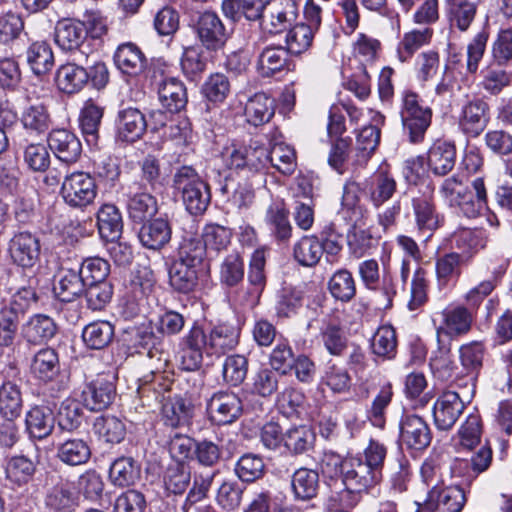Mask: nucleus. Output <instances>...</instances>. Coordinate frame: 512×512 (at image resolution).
<instances>
[{
	"label": "nucleus",
	"mask_w": 512,
	"mask_h": 512,
	"mask_svg": "<svg viewBox=\"0 0 512 512\" xmlns=\"http://www.w3.org/2000/svg\"><path fill=\"white\" fill-rule=\"evenodd\" d=\"M223 165L244 178L264 171L270 163L283 175H291L296 168V155L292 147L276 143L269 150L265 145L252 141L249 145L232 144L222 151Z\"/></svg>",
	"instance_id": "f257e3e1"
},
{
	"label": "nucleus",
	"mask_w": 512,
	"mask_h": 512,
	"mask_svg": "<svg viewBox=\"0 0 512 512\" xmlns=\"http://www.w3.org/2000/svg\"><path fill=\"white\" fill-rule=\"evenodd\" d=\"M240 329L230 323H218L205 331L193 325L181 340L182 365L188 371L198 369L203 356L220 357L233 350L239 343Z\"/></svg>",
	"instance_id": "f03ea898"
},
{
	"label": "nucleus",
	"mask_w": 512,
	"mask_h": 512,
	"mask_svg": "<svg viewBox=\"0 0 512 512\" xmlns=\"http://www.w3.org/2000/svg\"><path fill=\"white\" fill-rule=\"evenodd\" d=\"M474 193L458 175L443 180L439 194L442 201L456 209L467 218H476L487 208V190L484 179L477 177L472 181Z\"/></svg>",
	"instance_id": "7ed1b4c3"
},
{
	"label": "nucleus",
	"mask_w": 512,
	"mask_h": 512,
	"mask_svg": "<svg viewBox=\"0 0 512 512\" xmlns=\"http://www.w3.org/2000/svg\"><path fill=\"white\" fill-rule=\"evenodd\" d=\"M173 183L190 214L200 215L206 211L211 200L210 189L192 167L183 166L178 169Z\"/></svg>",
	"instance_id": "20e7f679"
},
{
	"label": "nucleus",
	"mask_w": 512,
	"mask_h": 512,
	"mask_svg": "<svg viewBox=\"0 0 512 512\" xmlns=\"http://www.w3.org/2000/svg\"><path fill=\"white\" fill-rule=\"evenodd\" d=\"M401 122L404 135L413 144L423 142L432 122V110L421 104L418 94L406 90L402 93Z\"/></svg>",
	"instance_id": "39448f33"
},
{
	"label": "nucleus",
	"mask_w": 512,
	"mask_h": 512,
	"mask_svg": "<svg viewBox=\"0 0 512 512\" xmlns=\"http://www.w3.org/2000/svg\"><path fill=\"white\" fill-rule=\"evenodd\" d=\"M60 194L70 207L85 208L96 198L97 185L89 173L75 171L64 177Z\"/></svg>",
	"instance_id": "423d86ee"
},
{
	"label": "nucleus",
	"mask_w": 512,
	"mask_h": 512,
	"mask_svg": "<svg viewBox=\"0 0 512 512\" xmlns=\"http://www.w3.org/2000/svg\"><path fill=\"white\" fill-rule=\"evenodd\" d=\"M466 492L460 484L429 490L426 499L418 506V512H461L466 504Z\"/></svg>",
	"instance_id": "0eeeda50"
},
{
	"label": "nucleus",
	"mask_w": 512,
	"mask_h": 512,
	"mask_svg": "<svg viewBox=\"0 0 512 512\" xmlns=\"http://www.w3.org/2000/svg\"><path fill=\"white\" fill-rule=\"evenodd\" d=\"M243 412L240 397L231 391H218L207 401V413L211 422L217 425L231 424Z\"/></svg>",
	"instance_id": "6e6552de"
},
{
	"label": "nucleus",
	"mask_w": 512,
	"mask_h": 512,
	"mask_svg": "<svg viewBox=\"0 0 512 512\" xmlns=\"http://www.w3.org/2000/svg\"><path fill=\"white\" fill-rule=\"evenodd\" d=\"M490 120V106L483 98L468 99L460 109L458 125L460 130L470 136H479Z\"/></svg>",
	"instance_id": "1a4fd4ad"
},
{
	"label": "nucleus",
	"mask_w": 512,
	"mask_h": 512,
	"mask_svg": "<svg viewBox=\"0 0 512 512\" xmlns=\"http://www.w3.org/2000/svg\"><path fill=\"white\" fill-rule=\"evenodd\" d=\"M382 474L367 465L362 457L345 459L343 483L346 488L354 492L366 491L376 485Z\"/></svg>",
	"instance_id": "9d476101"
},
{
	"label": "nucleus",
	"mask_w": 512,
	"mask_h": 512,
	"mask_svg": "<svg viewBox=\"0 0 512 512\" xmlns=\"http://www.w3.org/2000/svg\"><path fill=\"white\" fill-rule=\"evenodd\" d=\"M40 240L30 232L16 233L9 241L8 252L10 259L17 266L32 268L40 259Z\"/></svg>",
	"instance_id": "9b49d317"
},
{
	"label": "nucleus",
	"mask_w": 512,
	"mask_h": 512,
	"mask_svg": "<svg viewBox=\"0 0 512 512\" xmlns=\"http://www.w3.org/2000/svg\"><path fill=\"white\" fill-rule=\"evenodd\" d=\"M429 366L433 376L440 381L454 382L463 378V372L452 354L450 340L437 339V348L431 353Z\"/></svg>",
	"instance_id": "f8f14e48"
},
{
	"label": "nucleus",
	"mask_w": 512,
	"mask_h": 512,
	"mask_svg": "<svg viewBox=\"0 0 512 512\" xmlns=\"http://www.w3.org/2000/svg\"><path fill=\"white\" fill-rule=\"evenodd\" d=\"M400 441L410 449L423 450L432 440V433L427 422L420 416L405 412L399 423Z\"/></svg>",
	"instance_id": "ddd939ff"
},
{
	"label": "nucleus",
	"mask_w": 512,
	"mask_h": 512,
	"mask_svg": "<svg viewBox=\"0 0 512 512\" xmlns=\"http://www.w3.org/2000/svg\"><path fill=\"white\" fill-rule=\"evenodd\" d=\"M297 17L293 0H272L266 4L261 18V27L269 33H280L289 27Z\"/></svg>",
	"instance_id": "4468645a"
},
{
	"label": "nucleus",
	"mask_w": 512,
	"mask_h": 512,
	"mask_svg": "<svg viewBox=\"0 0 512 512\" xmlns=\"http://www.w3.org/2000/svg\"><path fill=\"white\" fill-rule=\"evenodd\" d=\"M196 31L200 42L208 50L222 48L228 39L223 22L214 12L206 11L199 16Z\"/></svg>",
	"instance_id": "2eb2a0df"
},
{
	"label": "nucleus",
	"mask_w": 512,
	"mask_h": 512,
	"mask_svg": "<svg viewBox=\"0 0 512 512\" xmlns=\"http://www.w3.org/2000/svg\"><path fill=\"white\" fill-rule=\"evenodd\" d=\"M116 396L114 383L105 376L88 382L81 393L83 405L91 411H101L110 406Z\"/></svg>",
	"instance_id": "dca6fc26"
},
{
	"label": "nucleus",
	"mask_w": 512,
	"mask_h": 512,
	"mask_svg": "<svg viewBox=\"0 0 512 512\" xmlns=\"http://www.w3.org/2000/svg\"><path fill=\"white\" fill-rule=\"evenodd\" d=\"M465 409V404L454 391L441 394L433 405V418L439 430L451 429Z\"/></svg>",
	"instance_id": "f3484780"
},
{
	"label": "nucleus",
	"mask_w": 512,
	"mask_h": 512,
	"mask_svg": "<svg viewBox=\"0 0 512 512\" xmlns=\"http://www.w3.org/2000/svg\"><path fill=\"white\" fill-rule=\"evenodd\" d=\"M115 127L118 141L135 142L144 134L147 123L139 109L128 107L118 112Z\"/></svg>",
	"instance_id": "a211bd4d"
},
{
	"label": "nucleus",
	"mask_w": 512,
	"mask_h": 512,
	"mask_svg": "<svg viewBox=\"0 0 512 512\" xmlns=\"http://www.w3.org/2000/svg\"><path fill=\"white\" fill-rule=\"evenodd\" d=\"M48 145L62 162L75 163L81 156L82 144L78 137L66 129H54L48 137Z\"/></svg>",
	"instance_id": "6ab92c4d"
},
{
	"label": "nucleus",
	"mask_w": 512,
	"mask_h": 512,
	"mask_svg": "<svg viewBox=\"0 0 512 512\" xmlns=\"http://www.w3.org/2000/svg\"><path fill=\"white\" fill-rule=\"evenodd\" d=\"M443 322L436 328V338L443 335L457 337L467 334L473 323V314L464 306L447 308L442 312Z\"/></svg>",
	"instance_id": "aec40b11"
},
{
	"label": "nucleus",
	"mask_w": 512,
	"mask_h": 512,
	"mask_svg": "<svg viewBox=\"0 0 512 512\" xmlns=\"http://www.w3.org/2000/svg\"><path fill=\"white\" fill-rule=\"evenodd\" d=\"M427 161L435 175H447L455 166V145L446 140L435 141L428 151Z\"/></svg>",
	"instance_id": "412c9836"
},
{
	"label": "nucleus",
	"mask_w": 512,
	"mask_h": 512,
	"mask_svg": "<svg viewBox=\"0 0 512 512\" xmlns=\"http://www.w3.org/2000/svg\"><path fill=\"white\" fill-rule=\"evenodd\" d=\"M288 215L289 211L283 200H274L267 207L264 221L270 233L278 241H286L292 235Z\"/></svg>",
	"instance_id": "4be33fe9"
},
{
	"label": "nucleus",
	"mask_w": 512,
	"mask_h": 512,
	"mask_svg": "<svg viewBox=\"0 0 512 512\" xmlns=\"http://www.w3.org/2000/svg\"><path fill=\"white\" fill-rule=\"evenodd\" d=\"M86 37L87 31L81 21L62 19L56 24L55 42L62 50L78 49Z\"/></svg>",
	"instance_id": "5701e85b"
},
{
	"label": "nucleus",
	"mask_w": 512,
	"mask_h": 512,
	"mask_svg": "<svg viewBox=\"0 0 512 512\" xmlns=\"http://www.w3.org/2000/svg\"><path fill=\"white\" fill-rule=\"evenodd\" d=\"M171 236V225L168 220L163 218H157L143 224L139 231L141 244L151 250L162 249L170 242Z\"/></svg>",
	"instance_id": "b1692460"
},
{
	"label": "nucleus",
	"mask_w": 512,
	"mask_h": 512,
	"mask_svg": "<svg viewBox=\"0 0 512 512\" xmlns=\"http://www.w3.org/2000/svg\"><path fill=\"white\" fill-rule=\"evenodd\" d=\"M36 467V463L25 455L11 456L5 463L6 480L13 487H23L32 481Z\"/></svg>",
	"instance_id": "393cba45"
},
{
	"label": "nucleus",
	"mask_w": 512,
	"mask_h": 512,
	"mask_svg": "<svg viewBox=\"0 0 512 512\" xmlns=\"http://www.w3.org/2000/svg\"><path fill=\"white\" fill-rule=\"evenodd\" d=\"M52 411L43 406L32 407L25 416L26 432L30 438L42 440L48 437L54 429Z\"/></svg>",
	"instance_id": "a878e982"
},
{
	"label": "nucleus",
	"mask_w": 512,
	"mask_h": 512,
	"mask_svg": "<svg viewBox=\"0 0 512 512\" xmlns=\"http://www.w3.org/2000/svg\"><path fill=\"white\" fill-rule=\"evenodd\" d=\"M97 227L101 238L113 242L121 237L123 220L114 204H103L97 212Z\"/></svg>",
	"instance_id": "bb28decb"
},
{
	"label": "nucleus",
	"mask_w": 512,
	"mask_h": 512,
	"mask_svg": "<svg viewBox=\"0 0 512 512\" xmlns=\"http://www.w3.org/2000/svg\"><path fill=\"white\" fill-rule=\"evenodd\" d=\"M416 225L419 231L428 232V237L442 225L443 219L436 212L432 198L415 197L412 200Z\"/></svg>",
	"instance_id": "cd10ccee"
},
{
	"label": "nucleus",
	"mask_w": 512,
	"mask_h": 512,
	"mask_svg": "<svg viewBox=\"0 0 512 512\" xmlns=\"http://www.w3.org/2000/svg\"><path fill=\"white\" fill-rule=\"evenodd\" d=\"M88 83V71L75 63L61 65L56 73V84L66 94L81 91Z\"/></svg>",
	"instance_id": "c85d7f7f"
},
{
	"label": "nucleus",
	"mask_w": 512,
	"mask_h": 512,
	"mask_svg": "<svg viewBox=\"0 0 512 512\" xmlns=\"http://www.w3.org/2000/svg\"><path fill=\"white\" fill-rule=\"evenodd\" d=\"M141 469L132 457L122 456L115 459L109 468V480L117 487H129L140 479Z\"/></svg>",
	"instance_id": "c756f323"
},
{
	"label": "nucleus",
	"mask_w": 512,
	"mask_h": 512,
	"mask_svg": "<svg viewBox=\"0 0 512 512\" xmlns=\"http://www.w3.org/2000/svg\"><path fill=\"white\" fill-rule=\"evenodd\" d=\"M159 100L169 112H178L187 103V94L184 84L175 77L162 80L158 88Z\"/></svg>",
	"instance_id": "7c9ffc66"
},
{
	"label": "nucleus",
	"mask_w": 512,
	"mask_h": 512,
	"mask_svg": "<svg viewBox=\"0 0 512 512\" xmlns=\"http://www.w3.org/2000/svg\"><path fill=\"white\" fill-rule=\"evenodd\" d=\"M114 61L122 73L136 76L144 70L146 60L139 47L129 42L118 46Z\"/></svg>",
	"instance_id": "2f4dec72"
},
{
	"label": "nucleus",
	"mask_w": 512,
	"mask_h": 512,
	"mask_svg": "<svg viewBox=\"0 0 512 512\" xmlns=\"http://www.w3.org/2000/svg\"><path fill=\"white\" fill-rule=\"evenodd\" d=\"M104 109L93 99L84 102L79 114V125L88 144H96Z\"/></svg>",
	"instance_id": "473e14b6"
},
{
	"label": "nucleus",
	"mask_w": 512,
	"mask_h": 512,
	"mask_svg": "<svg viewBox=\"0 0 512 512\" xmlns=\"http://www.w3.org/2000/svg\"><path fill=\"white\" fill-rule=\"evenodd\" d=\"M56 325L52 318L43 314H36L23 325V337L33 344L46 342L54 337Z\"/></svg>",
	"instance_id": "72a5a7b5"
},
{
	"label": "nucleus",
	"mask_w": 512,
	"mask_h": 512,
	"mask_svg": "<svg viewBox=\"0 0 512 512\" xmlns=\"http://www.w3.org/2000/svg\"><path fill=\"white\" fill-rule=\"evenodd\" d=\"M468 259L469 256L461 255L457 252H450L439 256L435 262L438 286L445 287L450 281L457 279L461 275L462 265Z\"/></svg>",
	"instance_id": "f704fd0d"
},
{
	"label": "nucleus",
	"mask_w": 512,
	"mask_h": 512,
	"mask_svg": "<svg viewBox=\"0 0 512 512\" xmlns=\"http://www.w3.org/2000/svg\"><path fill=\"white\" fill-rule=\"evenodd\" d=\"M127 212L133 222L144 223L157 214V200L147 192L135 193L128 198Z\"/></svg>",
	"instance_id": "c9c22d12"
},
{
	"label": "nucleus",
	"mask_w": 512,
	"mask_h": 512,
	"mask_svg": "<svg viewBox=\"0 0 512 512\" xmlns=\"http://www.w3.org/2000/svg\"><path fill=\"white\" fill-rule=\"evenodd\" d=\"M265 7L263 0H223L222 2L224 14L233 20H238L242 16L250 21L261 19Z\"/></svg>",
	"instance_id": "e433bc0d"
},
{
	"label": "nucleus",
	"mask_w": 512,
	"mask_h": 512,
	"mask_svg": "<svg viewBox=\"0 0 512 512\" xmlns=\"http://www.w3.org/2000/svg\"><path fill=\"white\" fill-rule=\"evenodd\" d=\"M450 26L461 32L469 29L477 13V4L468 0H447Z\"/></svg>",
	"instance_id": "4c0bfd02"
},
{
	"label": "nucleus",
	"mask_w": 512,
	"mask_h": 512,
	"mask_svg": "<svg viewBox=\"0 0 512 512\" xmlns=\"http://www.w3.org/2000/svg\"><path fill=\"white\" fill-rule=\"evenodd\" d=\"M58 459L66 465L78 466L87 463L91 457V449L86 441L72 438L60 443L57 447Z\"/></svg>",
	"instance_id": "58836bf2"
},
{
	"label": "nucleus",
	"mask_w": 512,
	"mask_h": 512,
	"mask_svg": "<svg viewBox=\"0 0 512 512\" xmlns=\"http://www.w3.org/2000/svg\"><path fill=\"white\" fill-rule=\"evenodd\" d=\"M380 142V129L374 125L364 126L357 134L354 164H367Z\"/></svg>",
	"instance_id": "ea45409f"
},
{
	"label": "nucleus",
	"mask_w": 512,
	"mask_h": 512,
	"mask_svg": "<svg viewBox=\"0 0 512 512\" xmlns=\"http://www.w3.org/2000/svg\"><path fill=\"white\" fill-rule=\"evenodd\" d=\"M325 246L316 236H303L293 247L294 259L304 267L315 266L321 259Z\"/></svg>",
	"instance_id": "a19ab883"
},
{
	"label": "nucleus",
	"mask_w": 512,
	"mask_h": 512,
	"mask_svg": "<svg viewBox=\"0 0 512 512\" xmlns=\"http://www.w3.org/2000/svg\"><path fill=\"white\" fill-rule=\"evenodd\" d=\"M274 115V100L265 93H256L245 105L247 121L259 126L268 122Z\"/></svg>",
	"instance_id": "79ce46f5"
},
{
	"label": "nucleus",
	"mask_w": 512,
	"mask_h": 512,
	"mask_svg": "<svg viewBox=\"0 0 512 512\" xmlns=\"http://www.w3.org/2000/svg\"><path fill=\"white\" fill-rule=\"evenodd\" d=\"M198 268L193 264L174 261L169 269L170 285L178 292H191L198 282Z\"/></svg>",
	"instance_id": "37998d69"
},
{
	"label": "nucleus",
	"mask_w": 512,
	"mask_h": 512,
	"mask_svg": "<svg viewBox=\"0 0 512 512\" xmlns=\"http://www.w3.org/2000/svg\"><path fill=\"white\" fill-rule=\"evenodd\" d=\"M85 286L80 271L68 269L60 273L54 292L62 302H71L82 294Z\"/></svg>",
	"instance_id": "c03bdc74"
},
{
	"label": "nucleus",
	"mask_w": 512,
	"mask_h": 512,
	"mask_svg": "<svg viewBox=\"0 0 512 512\" xmlns=\"http://www.w3.org/2000/svg\"><path fill=\"white\" fill-rule=\"evenodd\" d=\"M288 63V51L282 46H267L258 56L257 68L261 75L272 76Z\"/></svg>",
	"instance_id": "a18cd8bd"
},
{
	"label": "nucleus",
	"mask_w": 512,
	"mask_h": 512,
	"mask_svg": "<svg viewBox=\"0 0 512 512\" xmlns=\"http://www.w3.org/2000/svg\"><path fill=\"white\" fill-rule=\"evenodd\" d=\"M162 418L172 428L187 425L192 418V406L183 398L174 397L163 404Z\"/></svg>",
	"instance_id": "49530a36"
},
{
	"label": "nucleus",
	"mask_w": 512,
	"mask_h": 512,
	"mask_svg": "<svg viewBox=\"0 0 512 512\" xmlns=\"http://www.w3.org/2000/svg\"><path fill=\"white\" fill-rule=\"evenodd\" d=\"M95 434L106 443H120L126 435L124 422L113 415H101L93 423Z\"/></svg>",
	"instance_id": "de8ad7c7"
},
{
	"label": "nucleus",
	"mask_w": 512,
	"mask_h": 512,
	"mask_svg": "<svg viewBox=\"0 0 512 512\" xmlns=\"http://www.w3.org/2000/svg\"><path fill=\"white\" fill-rule=\"evenodd\" d=\"M31 372L42 381L52 380L59 372L58 354L52 348H43L33 357Z\"/></svg>",
	"instance_id": "09e8293b"
},
{
	"label": "nucleus",
	"mask_w": 512,
	"mask_h": 512,
	"mask_svg": "<svg viewBox=\"0 0 512 512\" xmlns=\"http://www.w3.org/2000/svg\"><path fill=\"white\" fill-rule=\"evenodd\" d=\"M485 346L481 341L465 343L459 348V359L463 377L466 375L476 376L483 366Z\"/></svg>",
	"instance_id": "8fccbe9b"
},
{
	"label": "nucleus",
	"mask_w": 512,
	"mask_h": 512,
	"mask_svg": "<svg viewBox=\"0 0 512 512\" xmlns=\"http://www.w3.org/2000/svg\"><path fill=\"white\" fill-rule=\"evenodd\" d=\"M397 190V182L393 175L385 171L374 174L369 188V197L375 207H380L390 200Z\"/></svg>",
	"instance_id": "3c124183"
},
{
	"label": "nucleus",
	"mask_w": 512,
	"mask_h": 512,
	"mask_svg": "<svg viewBox=\"0 0 512 512\" xmlns=\"http://www.w3.org/2000/svg\"><path fill=\"white\" fill-rule=\"evenodd\" d=\"M292 490L296 498L309 500L317 495L319 488V475L317 471L300 468L292 476Z\"/></svg>",
	"instance_id": "603ef678"
},
{
	"label": "nucleus",
	"mask_w": 512,
	"mask_h": 512,
	"mask_svg": "<svg viewBox=\"0 0 512 512\" xmlns=\"http://www.w3.org/2000/svg\"><path fill=\"white\" fill-rule=\"evenodd\" d=\"M114 327L108 321H95L85 326L82 338L87 347L102 349L112 340Z\"/></svg>",
	"instance_id": "864d4df0"
},
{
	"label": "nucleus",
	"mask_w": 512,
	"mask_h": 512,
	"mask_svg": "<svg viewBox=\"0 0 512 512\" xmlns=\"http://www.w3.org/2000/svg\"><path fill=\"white\" fill-rule=\"evenodd\" d=\"M190 481V468L183 462L169 465L163 477L166 491L175 495L183 494L188 488Z\"/></svg>",
	"instance_id": "5fc2aeb1"
},
{
	"label": "nucleus",
	"mask_w": 512,
	"mask_h": 512,
	"mask_svg": "<svg viewBox=\"0 0 512 512\" xmlns=\"http://www.w3.org/2000/svg\"><path fill=\"white\" fill-rule=\"evenodd\" d=\"M21 122L25 129L37 134L45 133L51 125V116L43 103L31 104L21 115Z\"/></svg>",
	"instance_id": "6e6d98bb"
},
{
	"label": "nucleus",
	"mask_w": 512,
	"mask_h": 512,
	"mask_svg": "<svg viewBox=\"0 0 512 512\" xmlns=\"http://www.w3.org/2000/svg\"><path fill=\"white\" fill-rule=\"evenodd\" d=\"M314 440L313 431L308 426L301 425L286 431L283 445L291 454L299 455L308 451L313 446Z\"/></svg>",
	"instance_id": "4d7b16f0"
},
{
	"label": "nucleus",
	"mask_w": 512,
	"mask_h": 512,
	"mask_svg": "<svg viewBox=\"0 0 512 512\" xmlns=\"http://www.w3.org/2000/svg\"><path fill=\"white\" fill-rule=\"evenodd\" d=\"M27 62L36 75H42L51 70L54 56L50 46L45 42H35L27 50Z\"/></svg>",
	"instance_id": "13d9d810"
},
{
	"label": "nucleus",
	"mask_w": 512,
	"mask_h": 512,
	"mask_svg": "<svg viewBox=\"0 0 512 512\" xmlns=\"http://www.w3.org/2000/svg\"><path fill=\"white\" fill-rule=\"evenodd\" d=\"M397 339L392 326L383 325L377 329L371 340L372 352L381 358L391 359L396 354Z\"/></svg>",
	"instance_id": "bf43d9fd"
},
{
	"label": "nucleus",
	"mask_w": 512,
	"mask_h": 512,
	"mask_svg": "<svg viewBox=\"0 0 512 512\" xmlns=\"http://www.w3.org/2000/svg\"><path fill=\"white\" fill-rule=\"evenodd\" d=\"M22 408L19 387L12 382H5L0 387V413L8 420L18 417Z\"/></svg>",
	"instance_id": "052dcab7"
},
{
	"label": "nucleus",
	"mask_w": 512,
	"mask_h": 512,
	"mask_svg": "<svg viewBox=\"0 0 512 512\" xmlns=\"http://www.w3.org/2000/svg\"><path fill=\"white\" fill-rule=\"evenodd\" d=\"M328 289L335 299L342 302L350 301L356 294L354 278L346 269H340L331 276Z\"/></svg>",
	"instance_id": "680f3d73"
},
{
	"label": "nucleus",
	"mask_w": 512,
	"mask_h": 512,
	"mask_svg": "<svg viewBox=\"0 0 512 512\" xmlns=\"http://www.w3.org/2000/svg\"><path fill=\"white\" fill-rule=\"evenodd\" d=\"M83 412L80 403L73 398L62 401L58 410V427L62 431L72 432L77 430L82 423Z\"/></svg>",
	"instance_id": "e2e57ef3"
},
{
	"label": "nucleus",
	"mask_w": 512,
	"mask_h": 512,
	"mask_svg": "<svg viewBox=\"0 0 512 512\" xmlns=\"http://www.w3.org/2000/svg\"><path fill=\"white\" fill-rule=\"evenodd\" d=\"M38 301L36 291L31 286H23L15 290L8 299L3 300L5 310L20 317Z\"/></svg>",
	"instance_id": "0e129e2a"
},
{
	"label": "nucleus",
	"mask_w": 512,
	"mask_h": 512,
	"mask_svg": "<svg viewBox=\"0 0 512 512\" xmlns=\"http://www.w3.org/2000/svg\"><path fill=\"white\" fill-rule=\"evenodd\" d=\"M154 287L152 272L146 268L136 271L127 286V295L132 304L144 300Z\"/></svg>",
	"instance_id": "69168bd1"
},
{
	"label": "nucleus",
	"mask_w": 512,
	"mask_h": 512,
	"mask_svg": "<svg viewBox=\"0 0 512 512\" xmlns=\"http://www.w3.org/2000/svg\"><path fill=\"white\" fill-rule=\"evenodd\" d=\"M205 252V246L200 239L185 236L179 244L176 261L200 267L204 260Z\"/></svg>",
	"instance_id": "338daca9"
},
{
	"label": "nucleus",
	"mask_w": 512,
	"mask_h": 512,
	"mask_svg": "<svg viewBox=\"0 0 512 512\" xmlns=\"http://www.w3.org/2000/svg\"><path fill=\"white\" fill-rule=\"evenodd\" d=\"M316 31L301 23L295 25L286 35L287 51L292 54H301L312 45Z\"/></svg>",
	"instance_id": "774afa93"
}]
</instances>
